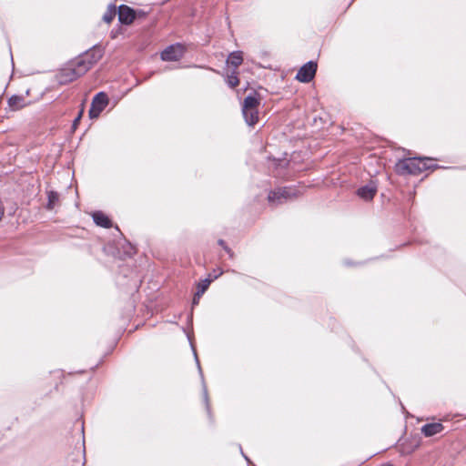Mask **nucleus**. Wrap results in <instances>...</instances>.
Listing matches in <instances>:
<instances>
[{
  "mask_svg": "<svg viewBox=\"0 0 466 466\" xmlns=\"http://www.w3.org/2000/svg\"><path fill=\"white\" fill-rule=\"evenodd\" d=\"M109 100L108 96L105 92L97 93L92 100L91 106L88 112L90 118H96L99 116L101 112L106 107Z\"/></svg>",
  "mask_w": 466,
  "mask_h": 466,
  "instance_id": "20e7f679",
  "label": "nucleus"
},
{
  "mask_svg": "<svg viewBox=\"0 0 466 466\" xmlns=\"http://www.w3.org/2000/svg\"><path fill=\"white\" fill-rule=\"evenodd\" d=\"M116 15V6L114 5H109L107 10L103 15V21L106 23H110Z\"/></svg>",
  "mask_w": 466,
  "mask_h": 466,
  "instance_id": "a211bd4d",
  "label": "nucleus"
},
{
  "mask_svg": "<svg viewBox=\"0 0 466 466\" xmlns=\"http://www.w3.org/2000/svg\"><path fill=\"white\" fill-rule=\"evenodd\" d=\"M194 355H195V359H196V362H197V365H198V368L199 374H200L201 379H202L203 398H204V401H205V404H206V409H207L208 413L210 414V405H209L208 389H207V386H206L205 381H204L202 370H201V367H200V364H199V360L198 359V356H197V353H196L195 350H194Z\"/></svg>",
  "mask_w": 466,
  "mask_h": 466,
  "instance_id": "f8f14e48",
  "label": "nucleus"
},
{
  "mask_svg": "<svg viewBox=\"0 0 466 466\" xmlns=\"http://www.w3.org/2000/svg\"><path fill=\"white\" fill-rule=\"evenodd\" d=\"M345 264L348 265V266L351 265V263L350 261H345Z\"/></svg>",
  "mask_w": 466,
  "mask_h": 466,
  "instance_id": "a878e982",
  "label": "nucleus"
},
{
  "mask_svg": "<svg viewBox=\"0 0 466 466\" xmlns=\"http://www.w3.org/2000/svg\"><path fill=\"white\" fill-rule=\"evenodd\" d=\"M243 62V56L241 51H234L229 54L227 63L233 66L235 68L239 66Z\"/></svg>",
  "mask_w": 466,
  "mask_h": 466,
  "instance_id": "4468645a",
  "label": "nucleus"
},
{
  "mask_svg": "<svg viewBox=\"0 0 466 466\" xmlns=\"http://www.w3.org/2000/svg\"><path fill=\"white\" fill-rule=\"evenodd\" d=\"M242 114H243L246 123L248 126L251 127V126H254L255 124H257V122L258 120V108H251V109L248 110L247 112L245 109H242Z\"/></svg>",
  "mask_w": 466,
  "mask_h": 466,
  "instance_id": "ddd939ff",
  "label": "nucleus"
},
{
  "mask_svg": "<svg viewBox=\"0 0 466 466\" xmlns=\"http://www.w3.org/2000/svg\"><path fill=\"white\" fill-rule=\"evenodd\" d=\"M377 187L373 185H366L361 187H360L357 191L358 196L366 200H371L374 196L376 195Z\"/></svg>",
  "mask_w": 466,
  "mask_h": 466,
  "instance_id": "1a4fd4ad",
  "label": "nucleus"
},
{
  "mask_svg": "<svg viewBox=\"0 0 466 466\" xmlns=\"http://www.w3.org/2000/svg\"><path fill=\"white\" fill-rule=\"evenodd\" d=\"M48 202L46 205V208L49 210L54 209L55 206L59 200V195L57 192L55 191H49L47 195Z\"/></svg>",
  "mask_w": 466,
  "mask_h": 466,
  "instance_id": "f3484780",
  "label": "nucleus"
},
{
  "mask_svg": "<svg viewBox=\"0 0 466 466\" xmlns=\"http://www.w3.org/2000/svg\"><path fill=\"white\" fill-rule=\"evenodd\" d=\"M420 158V174L427 169H430L431 167L428 165V162L431 161V158L428 157H419Z\"/></svg>",
  "mask_w": 466,
  "mask_h": 466,
  "instance_id": "aec40b11",
  "label": "nucleus"
},
{
  "mask_svg": "<svg viewBox=\"0 0 466 466\" xmlns=\"http://www.w3.org/2000/svg\"><path fill=\"white\" fill-rule=\"evenodd\" d=\"M185 52V46L179 43H177L166 47L161 52L160 57L163 61H178L184 56Z\"/></svg>",
  "mask_w": 466,
  "mask_h": 466,
  "instance_id": "39448f33",
  "label": "nucleus"
},
{
  "mask_svg": "<svg viewBox=\"0 0 466 466\" xmlns=\"http://www.w3.org/2000/svg\"><path fill=\"white\" fill-rule=\"evenodd\" d=\"M227 83L230 87H236L239 84V80L236 71H234L231 75L228 76Z\"/></svg>",
  "mask_w": 466,
  "mask_h": 466,
  "instance_id": "6ab92c4d",
  "label": "nucleus"
},
{
  "mask_svg": "<svg viewBox=\"0 0 466 466\" xmlns=\"http://www.w3.org/2000/svg\"><path fill=\"white\" fill-rule=\"evenodd\" d=\"M318 65L314 61H309L303 65L297 73L296 79L301 83L310 82L316 74Z\"/></svg>",
  "mask_w": 466,
  "mask_h": 466,
  "instance_id": "423d86ee",
  "label": "nucleus"
},
{
  "mask_svg": "<svg viewBox=\"0 0 466 466\" xmlns=\"http://www.w3.org/2000/svg\"><path fill=\"white\" fill-rule=\"evenodd\" d=\"M8 105L13 110H17L25 106V98L21 96H12L8 99Z\"/></svg>",
  "mask_w": 466,
  "mask_h": 466,
  "instance_id": "dca6fc26",
  "label": "nucleus"
},
{
  "mask_svg": "<svg viewBox=\"0 0 466 466\" xmlns=\"http://www.w3.org/2000/svg\"><path fill=\"white\" fill-rule=\"evenodd\" d=\"M239 449H240V451H242L241 446H239ZM241 453H242L243 457L246 459V461H247L248 462H249V459H248V457L243 453V451H241Z\"/></svg>",
  "mask_w": 466,
  "mask_h": 466,
  "instance_id": "393cba45",
  "label": "nucleus"
},
{
  "mask_svg": "<svg viewBox=\"0 0 466 466\" xmlns=\"http://www.w3.org/2000/svg\"><path fill=\"white\" fill-rule=\"evenodd\" d=\"M222 273H223V271H222L220 268H218V269H215V270L213 271V273H210V274L208 275V279H212V281H213L214 279H217L219 276H221V275H222Z\"/></svg>",
  "mask_w": 466,
  "mask_h": 466,
  "instance_id": "4be33fe9",
  "label": "nucleus"
},
{
  "mask_svg": "<svg viewBox=\"0 0 466 466\" xmlns=\"http://www.w3.org/2000/svg\"><path fill=\"white\" fill-rule=\"evenodd\" d=\"M103 56V49L98 46H94L89 50L81 54L70 66L64 69L60 76V83L65 84L72 82L84 76L98 60Z\"/></svg>",
  "mask_w": 466,
  "mask_h": 466,
  "instance_id": "f257e3e1",
  "label": "nucleus"
},
{
  "mask_svg": "<svg viewBox=\"0 0 466 466\" xmlns=\"http://www.w3.org/2000/svg\"><path fill=\"white\" fill-rule=\"evenodd\" d=\"M300 194V191L296 187H284L270 191L268 199L270 203L279 205L287 200L298 198Z\"/></svg>",
  "mask_w": 466,
  "mask_h": 466,
  "instance_id": "f03ea898",
  "label": "nucleus"
},
{
  "mask_svg": "<svg viewBox=\"0 0 466 466\" xmlns=\"http://www.w3.org/2000/svg\"><path fill=\"white\" fill-rule=\"evenodd\" d=\"M146 14L145 12L139 10V11H137V17H141V16H144Z\"/></svg>",
  "mask_w": 466,
  "mask_h": 466,
  "instance_id": "b1692460",
  "label": "nucleus"
},
{
  "mask_svg": "<svg viewBox=\"0 0 466 466\" xmlns=\"http://www.w3.org/2000/svg\"><path fill=\"white\" fill-rule=\"evenodd\" d=\"M259 105V100L255 96L248 95L245 97L242 109H245L246 112L251 108H258Z\"/></svg>",
  "mask_w": 466,
  "mask_h": 466,
  "instance_id": "2eb2a0df",
  "label": "nucleus"
},
{
  "mask_svg": "<svg viewBox=\"0 0 466 466\" xmlns=\"http://www.w3.org/2000/svg\"><path fill=\"white\" fill-rule=\"evenodd\" d=\"M420 163L419 157L400 160L395 166L396 172L399 175H419Z\"/></svg>",
  "mask_w": 466,
  "mask_h": 466,
  "instance_id": "7ed1b4c3",
  "label": "nucleus"
},
{
  "mask_svg": "<svg viewBox=\"0 0 466 466\" xmlns=\"http://www.w3.org/2000/svg\"><path fill=\"white\" fill-rule=\"evenodd\" d=\"M92 218H93V220L96 223V225H97L99 227H102L105 228H109L112 227L111 220L102 211H95L92 214Z\"/></svg>",
  "mask_w": 466,
  "mask_h": 466,
  "instance_id": "9d476101",
  "label": "nucleus"
},
{
  "mask_svg": "<svg viewBox=\"0 0 466 466\" xmlns=\"http://www.w3.org/2000/svg\"><path fill=\"white\" fill-rule=\"evenodd\" d=\"M137 18V11L133 8L121 5L118 7V20L123 25H130Z\"/></svg>",
  "mask_w": 466,
  "mask_h": 466,
  "instance_id": "0eeeda50",
  "label": "nucleus"
},
{
  "mask_svg": "<svg viewBox=\"0 0 466 466\" xmlns=\"http://www.w3.org/2000/svg\"><path fill=\"white\" fill-rule=\"evenodd\" d=\"M82 114H83V110H81V111L78 113L77 116L74 119L73 124H72V127H73V129H76V127H77V125L79 124V122H80V120H81V117H82Z\"/></svg>",
  "mask_w": 466,
  "mask_h": 466,
  "instance_id": "5701e85b",
  "label": "nucleus"
},
{
  "mask_svg": "<svg viewBox=\"0 0 466 466\" xmlns=\"http://www.w3.org/2000/svg\"><path fill=\"white\" fill-rule=\"evenodd\" d=\"M211 282L212 279H205L198 284L197 292L195 293L192 301L193 305L198 304L200 297L206 292Z\"/></svg>",
  "mask_w": 466,
  "mask_h": 466,
  "instance_id": "9b49d317",
  "label": "nucleus"
},
{
  "mask_svg": "<svg viewBox=\"0 0 466 466\" xmlns=\"http://www.w3.org/2000/svg\"><path fill=\"white\" fill-rule=\"evenodd\" d=\"M444 427L440 422L427 423L422 426L421 432L426 437H431L443 431Z\"/></svg>",
  "mask_w": 466,
  "mask_h": 466,
  "instance_id": "6e6552de",
  "label": "nucleus"
},
{
  "mask_svg": "<svg viewBox=\"0 0 466 466\" xmlns=\"http://www.w3.org/2000/svg\"><path fill=\"white\" fill-rule=\"evenodd\" d=\"M218 244L223 248V249L228 254L230 258H234V252L231 250V248L226 244V242L223 239H218Z\"/></svg>",
  "mask_w": 466,
  "mask_h": 466,
  "instance_id": "412c9836",
  "label": "nucleus"
}]
</instances>
